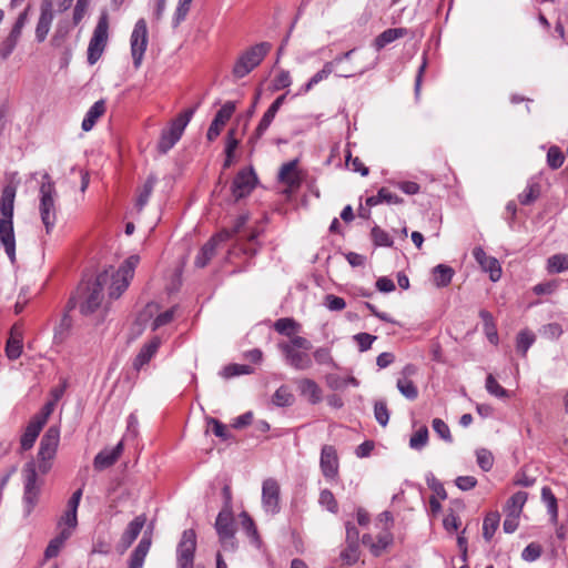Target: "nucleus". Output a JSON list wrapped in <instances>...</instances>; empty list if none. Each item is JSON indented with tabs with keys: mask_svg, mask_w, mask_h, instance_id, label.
<instances>
[{
	"mask_svg": "<svg viewBox=\"0 0 568 568\" xmlns=\"http://www.w3.org/2000/svg\"><path fill=\"white\" fill-rule=\"evenodd\" d=\"M355 55L351 60H345L341 65L336 67L334 72L337 77L352 78L362 75L365 72L373 70L378 64L377 57H368L367 53L359 54L357 61H354Z\"/></svg>",
	"mask_w": 568,
	"mask_h": 568,
	"instance_id": "nucleus-10",
	"label": "nucleus"
},
{
	"mask_svg": "<svg viewBox=\"0 0 568 568\" xmlns=\"http://www.w3.org/2000/svg\"><path fill=\"white\" fill-rule=\"evenodd\" d=\"M253 373V368L250 365L242 364H230L225 366L222 371V375L225 378L239 376V375H248Z\"/></svg>",
	"mask_w": 568,
	"mask_h": 568,
	"instance_id": "nucleus-52",
	"label": "nucleus"
},
{
	"mask_svg": "<svg viewBox=\"0 0 568 568\" xmlns=\"http://www.w3.org/2000/svg\"><path fill=\"white\" fill-rule=\"evenodd\" d=\"M311 342L302 336H293L290 342L278 344V349L283 353L285 362L297 371L310 369L313 361L308 351H311Z\"/></svg>",
	"mask_w": 568,
	"mask_h": 568,
	"instance_id": "nucleus-3",
	"label": "nucleus"
},
{
	"mask_svg": "<svg viewBox=\"0 0 568 568\" xmlns=\"http://www.w3.org/2000/svg\"><path fill=\"white\" fill-rule=\"evenodd\" d=\"M476 458H477L478 466L484 471H489L493 468V466H494V456H493V454L488 449H486V448L477 449L476 450Z\"/></svg>",
	"mask_w": 568,
	"mask_h": 568,
	"instance_id": "nucleus-53",
	"label": "nucleus"
},
{
	"mask_svg": "<svg viewBox=\"0 0 568 568\" xmlns=\"http://www.w3.org/2000/svg\"><path fill=\"white\" fill-rule=\"evenodd\" d=\"M500 521V515L491 511L486 515L483 523V536L486 541H490L495 535Z\"/></svg>",
	"mask_w": 568,
	"mask_h": 568,
	"instance_id": "nucleus-39",
	"label": "nucleus"
},
{
	"mask_svg": "<svg viewBox=\"0 0 568 568\" xmlns=\"http://www.w3.org/2000/svg\"><path fill=\"white\" fill-rule=\"evenodd\" d=\"M149 42L148 27L144 19H139L131 33L130 44L133 65L139 69Z\"/></svg>",
	"mask_w": 568,
	"mask_h": 568,
	"instance_id": "nucleus-11",
	"label": "nucleus"
},
{
	"mask_svg": "<svg viewBox=\"0 0 568 568\" xmlns=\"http://www.w3.org/2000/svg\"><path fill=\"white\" fill-rule=\"evenodd\" d=\"M455 274L453 267L446 264H438L433 268V282L436 287H446L450 284Z\"/></svg>",
	"mask_w": 568,
	"mask_h": 568,
	"instance_id": "nucleus-34",
	"label": "nucleus"
},
{
	"mask_svg": "<svg viewBox=\"0 0 568 568\" xmlns=\"http://www.w3.org/2000/svg\"><path fill=\"white\" fill-rule=\"evenodd\" d=\"M230 239L231 233L229 232V230H223L222 232L212 236L211 240L207 243H205L200 250L197 256L195 257V265L197 267H204L205 265H207V263L212 260V257L215 254L216 246L222 242L229 241Z\"/></svg>",
	"mask_w": 568,
	"mask_h": 568,
	"instance_id": "nucleus-21",
	"label": "nucleus"
},
{
	"mask_svg": "<svg viewBox=\"0 0 568 568\" xmlns=\"http://www.w3.org/2000/svg\"><path fill=\"white\" fill-rule=\"evenodd\" d=\"M195 549V531L193 529L184 530L176 548L178 568H193Z\"/></svg>",
	"mask_w": 568,
	"mask_h": 568,
	"instance_id": "nucleus-13",
	"label": "nucleus"
},
{
	"mask_svg": "<svg viewBox=\"0 0 568 568\" xmlns=\"http://www.w3.org/2000/svg\"><path fill=\"white\" fill-rule=\"evenodd\" d=\"M564 154L557 146H551L547 153V162L551 169H558L564 163Z\"/></svg>",
	"mask_w": 568,
	"mask_h": 568,
	"instance_id": "nucleus-61",
	"label": "nucleus"
},
{
	"mask_svg": "<svg viewBox=\"0 0 568 568\" xmlns=\"http://www.w3.org/2000/svg\"><path fill=\"white\" fill-rule=\"evenodd\" d=\"M404 34H405V30L402 28L387 29V30L383 31L379 36L376 37V39L373 42V45L376 49V51H379L383 48H385L387 44L402 38Z\"/></svg>",
	"mask_w": 568,
	"mask_h": 568,
	"instance_id": "nucleus-35",
	"label": "nucleus"
},
{
	"mask_svg": "<svg viewBox=\"0 0 568 568\" xmlns=\"http://www.w3.org/2000/svg\"><path fill=\"white\" fill-rule=\"evenodd\" d=\"M526 500H527V493L517 491L508 499L506 507H505V513L519 517Z\"/></svg>",
	"mask_w": 568,
	"mask_h": 568,
	"instance_id": "nucleus-40",
	"label": "nucleus"
},
{
	"mask_svg": "<svg viewBox=\"0 0 568 568\" xmlns=\"http://www.w3.org/2000/svg\"><path fill=\"white\" fill-rule=\"evenodd\" d=\"M353 338L356 342L358 349L361 352H366L372 347V344L377 337L368 333H358L354 335Z\"/></svg>",
	"mask_w": 568,
	"mask_h": 568,
	"instance_id": "nucleus-62",
	"label": "nucleus"
},
{
	"mask_svg": "<svg viewBox=\"0 0 568 568\" xmlns=\"http://www.w3.org/2000/svg\"><path fill=\"white\" fill-rule=\"evenodd\" d=\"M105 112V102L103 100L97 101L85 113V116L82 121V130L88 132L90 131L99 118H101Z\"/></svg>",
	"mask_w": 568,
	"mask_h": 568,
	"instance_id": "nucleus-32",
	"label": "nucleus"
},
{
	"mask_svg": "<svg viewBox=\"0 0 568 568\" xmlns=\"http://www.w3.org/2000/svg\"><path fill=\"white\" fill-rule=\"evenodd\" d=\"M47 181H43L40 186V216L45 227V233L50 234L57 222L55 210V189L53 182L50 181L49 175H44Z\"/></svg>",
	"mask_w": 568,
	"mask_h": 568,
	"instance_id": "nucleus-4",
	"label": "nucleus"
},
{
	"mask_svg": "<svg viewBox=\"0 0 568 568\" xmlns=\"http://www.w3.org/2000/svg\"><path fill=\"white\" fill-rule=\"evenodd\" d=\"M72 328V318L68 313L63 314L59 324L54 327L53 344L61 345L70 336Z\"/></svg>",
	"mask_w": 568,
	"mask_h": 568,
	"instance_id": "nucleus-36",
	"label": "nucleus"
},
{
	"mask_svg": "<svg viewBox=\"0 0 568 568\" xmlns=\"http://www.w3.org/2000/svg\"><path fill=\"white\" fill-rule=\"evenodd\" d=\"M272 45L268 42H261L244 51L233 67V75L237 79L244 78L254 70L270 52Z\"/></svg>",
	"mask_w": 568,
	"mask_h": 568,
	"instance_id": "nucleus-5",
	"label": "nucleus"
},
{
	"mask_svg": "<svg viewBox=\"0 0 568 568\" xmlns=\"http://www.w3.org/2000/svg\"><path fill=\"white\" fill-rule=\"evenodd\" d=\"M247 221H248L247 215L244 214V215L239 216L235 221L234 227L229 232L231 233V237L234 234L240 235L239 241L244 242L243 251L245 254L255 255L257 253V247H258L256 240L264 232V229H263V226L257 225V226H254V227L250 229L248 231L244 232V226L247 223Z\"/></svg>",
	"mask_w": 568,
	"mask_h": 568,
	"instance_id": "nucleus-9",
	"label": "nucleus"
},
{
	"mask_svg": "<svg viewBox=\"0 0 568 568\" xmlns=\"http://www.w3.org/2000/svg\"><path fill=\"white\" fill-rule=\"evenodd\" d=\"M263 509L271 515L280 511V485L276 479L267 478L262 485Z\"/></svg>",
	"mask_w": 568,
	"mask_h": 568,
	"instance_id": "nucleus-20",
	"label": "nucleus"
},
{
	"mask_svg": "<svg viewBox=\"0 0 568 568\" xmlns=\"http://www.w3.org/2000/svg\"><path fill=\"white\" fill-rule=\"evenodd\" d=\"M293 402L294 395L286 385L278 387L272 397V403L278 407L291 406Z\"/></svg>",
	"mask_w": 568,
	"mask_h": 568,
	"instance_id": "nucleus-44",
	"label": "nucleus"
},
{
	"mask_svg": "<svg viewBox=\"0 0 568 568\" xmlns=\"http://www.w3.org/2000/svg\"><path fill=\"white\" fill-rule=\"evenodd\" d=\"M541 499L546 504L547 510L550 515L552 524H557L558 520V504L557 498L552 494L551 489L547 486L541 489Z\"/></svg>",
	"mask_w": 568,
	"mask_h": 568,
	"instance_id": "nucleus-42",
	"label": "nucleus"
},
{
	"mask_svg": "<svg viewBox=\"0 0 568 568\" xmlns=\"http://www.w3.org/2000/svg\"><path fill=\"white\" fill-rule=\"evenodd\" d=\"M28 11L27 8L23 12H21L16 20L9 36L0 43V57L6 60L13 52L14 48L18 44V41L21 37L22 29L24 28L28 21Z\"/></svg>",
	"mask_w": 568,
	"mask_h": 568,
	"instance_id": "nucleus-18",
	"label": "nucleus"
},
{
	"mask_svg": "<svg viewBox=\"0 0 568 568\" xmlns=\"http://www.w3.org/2000/svg\"><path fill=\"white\" fill-rule=\"evenodd\" d=\"M122 452H123V444H122V442L118 443L110 450L104 449V450L100 452L94 457V462H93L94 468L98 469V470H102L104 468H108V467L112 466L118 460V458L120 457Z\"/></svg>",
	"mask_w": 568,
	"mask_h": 568,
	"instance_id": "nucleus-27",
	"label": "nucleus"
},
{
	"mask_svg": "<svg viewBox=\"0 0 568 568\" xmlns=\"http://www.w3.org/2000/svg\"><path fill=\"white\" fill-rule=\"evenodd\" d=\"M298 324L290 317H283L274 323V328L277 333L286 335L288 337L295 336V332L298 329Z\"/></svg>",
	"mask_w": 568,
	"mask_h": 568,
	"instance_id": "nucleus-46",
	"label": "nucleus"
},
{
	"mask_svg": "<svg viewBox=\"0 0 568 568\" xmlns=\"http://www.w3.org/2000/svg\"><path fill=\"white\" fill-rule=\"evenodd\" d=\"M297 160L284 163L278 172V181L290 187H297L301 184V176L297 170Z\"/></svg>",
	"mask_w": 568,
	"mask_h": 568,
	"instance_id": "nucleus-26",
	"label": "nucleus"
},
{
	"mask_svg": "<svg viewBox=\"0 0 568 568\" xmlns=\"http://www.w3.org/2000/svg\"><path fill=\"white\" fill-rule=\"evenodd\" d=\"M540 192V184L534 180H530L526 189L518 195V201L523 205H529L539 197Z\"/></svg>",
	"mask_w": 568,
	"mask_h": 568,
	"instance_id": "nucleus-38",
	"label": "nucleus"
},
{
	"mask_svg": "<svg viewBox=\"0 0 568 568\" xmlns=\"http://www.w3.org/2000/svg\"><path fill=\"white\" fill-rule=\"evenodd\" d=\"M356 54L357 49L354 48L336 55L333 60L325 62L323 68L316 72L304 87L300 89L297 94H304L311 91L316 84L327 79L334 72L336 67L341 65L345 60H351Z\"/></svg>",
	"mask_w": 568,
	"mask_h": 568,
	"instance_id": "nucleus-12",
	"label": "nucleus"
},
{
	"mask_svg": "<svg viewBox=\"0 0 568 568\" xmlns=\"http://www.w3.org/2000/svg\"><path fill=\"white\" fill-rule=\"evenodd\" d=\"M235 109H236V105L232 101H227L226 103H224L222 105V108L215 114V116L207 130L206 138L209 141H214L220 135L223 126L231 119Z\"/></svg>",
	"mask_w": 568,
	"mask_h": 568,
	"instance_id": "nucleus-22",
	"label": "nucleus"
},
{
	"mask_svg": "<svg viewBox=\"0 0 568 568\" xmlns=\"http://www.w3.org/2000/svg\"><path fill=\"white\" fill-rule=\"evenodd\" d=\"M109 40V16L103 11L93 30L88 47V62L93 65L101 58Z\"/></svg>",
	"mask_w": 568,
	"mask_h": 568,
	"instance_id": "nucleus-8",
	"label": "nucleus"
},
{
	"mask_svg": "<svg viewBox=\"0 0 568 568\" xmlns=\"http://www.w3.org/2000/svg\"><path fill=\"white\" fill-rule=\"evenodd\" d=\"M536 336L530 331H520L517 335L516 348L523 355L526 356L529 347L535 343Z\"/></svg>",
	"mask_w": 568,
	"mask_h": 568,
	"instance_id": "nucleus-48",
	"label": "nucleus"
},
{
	"mask_svg": "<svg viewBox=\"0 0 568 568\" xmlns=\"http://www.w3.org/2000/svg\"><path fill=\"white\" fill-rule=\"evenodd\" d=\"M393 541V537L389 532H384L378 536V540L375 544H372V552L375 556L382 554L384 549H386Z\"/></svg>",
	"mask_w": 568,
	"mask_h": 568,
	"instance_id": "nucleus-63",
	"label": "nucleus"
},
{
	"mask_svg": "<svg viewBox=\"0 0 568 568\" xmlns=\"http://www.w3.org/2000/svg\"><path fill=\"white\" fill-rule=\"evenodd\" d=\"M568 270V254H555L547 260L549 273H562Z\"/></svg>",
	"mask_w": 568,
	"mask_h": 568,
	"instance_id": "nucleus-45",
	"label": "nucleus"
},
{
	"mask_svg": "<svg viewBox=\"0 0 568 568\" xmlns=\"http://www.w3.org/2000/svg\"><path fill=\"white\" fill-rule=\"evenodd\" d=\"M215 529L224 549H235V528L231 509H222L215 520Z\"/></svg>",
	"mask_w": 568,
	"mask_h": 568,
	"instance_id": "nucleus-15",
	"label": "nucleus"
},
{
	"mask_svg": "<svg viewBox=\"0 0 568 568\" xmlns=\"http://www.w3.org/2000/svg\"><path fill=\"white\" fill-rule=\"evenodd\" d=\"M320 504L327 508L331 513H337L338 505L333 495L328 489H323L320 494Z\"/></svg>",
	"mask_w": 568,
	"mask_h": 568,
	"instance_id": "nucleus-57",
	"label": "nucleus"
},
{
	"mask_svg": "<svg viewBox=\"0 0 568 568\" xmlns=\"http://www.w3.org/2000/svg\"><path fill=\"white\" fill-rule=\"evenodd\" d=\"M16 194L17 186L9 183L2 189L0 196V242L12 264L16 263V237L13 231Z\"/></svg>",
	"mask_w": 568,
	"mask_h": 568,
	"instance_id": "nucleus-2",
	"label": "nucleus"
},
{
	"mask_svg": "<svg viewBox=\"0 0 568 568\" xmlns=\"http://www.w3.org/2000/svg\"><path fill=\"white\" fill-rule=\"evenodd\" d=\"M43 428V418L41 419H33L29 422L27 425L21 439H20V446L22 450H29L32 448V446L36 443V439L38 438L41 429Z\"/></svg>",
	"mask_w": 568,
	"mask_h": 568,
	"instance_id": "nucleus-28",
	"label": "nucleus"
},
{
	"mask_svg": "<svg viewBox=\"0 0 568 568\" xmlns=\"http://www.w3.org/2000/svg\"><path fill=\"white\" fill-rule=\"evenodd\" d=\"M433 429L445 442L452 443L453 438L448 425L440 418L433 419Z\"/></svg>",
	"mask_w": 568,
	"mask_h": 568,
	"instance_id": "nucleus-59",
	"label": "nucleus"
},
{
	"mask_svg": "<svg viewBox=\"0 0 568 568\" xmlns=\"http://www.w3.org/2000/svg\"><path fill=\"white\" fill-rule=\"evenodd\" d=\"M486 389L487 392L498 398H506L509 397V393L507 389H505L503 386L499 385V383L496 381V378L489 374L486 378Z\"/></svg>",
	"mask_w": 568,
	"mask_h": 568,
	"instance_id": "nucleus-51",
	"label": "nucleus"
},
{
	"mask_svg": "<svg viewBox=\"0 0 568 568\" xmlns=\"http://www.w3.org/2000/svg\"><path fill=\"white\" fill-rule=\"evenodd\" d=\"M399 393L409 400H414L418 396V389L416 385L406 377H398L396 383Z\"/></svg>",
	"mask_w": 568,
	"mask_h": 568,
	"instance_id": "nucleus-47",
	"label": "nucleus"
},
{
	"mask_svg": "<svg viewBox=\"0 0 568 568\" xmlns=\"http://www.w3.org/2000/svg\"><path fill=\"white\" fill-rule=\"evenodd\" d=\"M372 237L376 245H379V246H392L393 245V240L389 236V234L378 226L373 227Z\"/></svg>",
	"mask_w": 568,
	"mask_h": 568,
	"instance_id": "nucleus-58",
	"label": "nucleus"
},
{
	"mask_svg": "<svg viewBox=\"0 0 568 568\" xmlns=\"http://www.w3.org/2000/svg\"><path fill=\"white\" fill-rule=\"evenodd\" d=\"M70 537L71 536H69L68 532L59 531L58 535L53 539H51L49 545L47 546L45 551H44V558L51 559L53 557H57L59 555L60 550L62 549V547L64 546L65 541Z\"/></svg>",
	"mask_w": 568,
	"mask_h": 568,
	"instance_id": "nucleus-41",
	"label": "nucleus"
},
{
	"mask_svg": "<svg viewBox=\"0 0 568 568\" xmlns=\"http://www.w3.org/2000/svg\"><path fill=\"white\" fill-rule=\"evenodd\" d=\"M277 111L274 110L272 106H270L266 112L263 114L256 130L255 135L256 138H261L266 130L270 128L271 123L273 122Z\"/></svg>",
	"mask_w": 568,
	"mask_h": 568,
	"instance_id": "nucleus-54",
	"label": "nucleus"
},
{
	"mask_svg": "<svg viewBox=\"0 0 568 568\" xmlns=\"http://www.w3.org/2000/svg\"><path fill=\"white\" fill-rule=\"evenodd\" d=\"M257 183V176L252 168L243 169L234 176L231 193L235 201H239L254 190Z\"/></svg>",
	"mask_w": 568,
	"mask_h": 568,
	"instance_id": "nucleus-16",
	"label": "nucleus"
},
{
	"mask_svg": "<svg viewBox=\"0 0 568 568\" xmlns=\"http://www.w3.org/2000/svg\"><path fill=\"white\" fill-rule=\"evenodd\" d=\"M297 385L301 395L306 397L310 403L317 404L322 400V390L313 379L303 378L298 381Z\"/></svg>",
	"mask_w": 568,
	"mask_h": 568,
	"instance_id": "nucleus-30",
	"label": "nucleus"
},
{
	"mask_svg": "<svg viewBox=\"0 0 568 568\" xmlns=\"http://www.w3.org/2000/svg\"><path fill=\"white\" fill-rule=\"evenodd\" d=\"M292 83V78L288 71L281 70L273 80V89L282 90L288 88Z\"/></svg>",
	"mask_w": 568,
	"mask_h": 568,
	"instance_id": "nucleus-64",
	"label": "nucleus"
},
{
	"mask_svg": "<svg viewBox=\"0 0 568 568\" xmlns=\"http://www.w3.org/2000/svg\"><path fill=\"white\" fill-rule=\"evenodd\" d=\"M341 560L346 566H352L356 564L359 559V544H349L346 542V547L342 550Z\"/></svg>",
	"mask_w": 568,
	"mask_h": 568,
	"instance_id": "nucleus-49",
	"label": "nucleus"
},
{
	"mask_svg": "<svg viewBox=\"0 0 568 568\" xmlns=\"http://www.w3.org/2000/svg\"><path fill=\"white\" fill-rule=\"evenodd\" d=\"M320 468L324 478L334 481L339 474V458L333 445H324L321 449Z\"/></svg>",
	"mask_w": 568,
	"mask_h": 568,
	"instance_id": "nucleus-17",
	"label": "nucleus"
},
{
	"mask_svg": "<svg viewBox=\"0 0 568 568\" xmlns=\"http://www.w3.org/2000/svg\"><path fill=\"white\" fill-rule=\"evenodd\" d=\"M176 306L166 310L165 312L159 314L152 322L151 328L152 331H156L160 327L170 324L174 320Z\"/></svg>",
	"mask_w": 568,
	"mask_h": 568,
	"instance_id": "nucleus-55",
	"label": "nucleus"
},
{
	"mask_svg": "<svg viewBox=\"0 0 568 568\" xmlns=\"http://www.w3.org/2000/svg\"><path fill=\"white\" fill-rule=\"evenodd\" d=\"M162 341L159 336L152 337L145 343L133 361V368L140 371L156 354Z\"/></svg>",
	"mask_w": 568,
	"mask_h": 568,
	"instance_id": "nucleus-24",
	"label": "nucleus"
},
{
	"mask_svg": "<svg viewBox=\"0 0 568 568\" xmlns=\"http://www.w3.org/2000/svg\"><path fill=\"white\" fill-rule=\"evenodd\" d=\"M151 547V539L143 537L130 556L129 568H142Z\"/></svg>",
	"mask_w": 568,
	"mask_h": 568,
	"instance_id": "nucleus-31",
	"label": "nucleus"
},
{
	"mask_svg": "<svg viewBox=\"0 0 568 568\" xmlns=\"http://www.w3.org/2000/svg\"><path fill=\"white\" fill-rule=\"evenodd\" d=\"M53 21V12L51 2H44L41 6V13L39 17V21L36 28V38L39 42L44 41L47 38L51 23Z\"/></svg>",
	"mask_w": 568,
	"mask_h": 568,
	"instance_id": "nucleus-25",
	"label": "nucleus"
},
{
	"mask_svg": "<svg viewBox=\"0 0 568 568\" xmlns=\"http://www.w3.org/2000/svg\"><path fill=\"white\" fill-rule=\"evenodd\" d=\"M473 255L480 267L489 274L493 282H497L500 278L501 267L497 258L488 256L480 246L474 248Z\"/></svg>",
	"mask_w": 568,
	"mask_h": 568,
	"instance_id": "nucleus-23",
	"label": "nucleus"
},
{
	"mask_svg": "<svg viewBox=\"0 0 568 568\" xmlns=\"http://www.w3.org/2000/svg\"><path fill=\"white\" fill-rule=\"evenodd\" d=\"M374 416L381 426L385 427L388 424L389 413L384 400H378L375 403Z\"/></svg>",
	"mask_w": 568,
	"mask_h": 568,
	"instance_id": "nucleus-56",
	"label": "nucleus"
},
{
	"mask_svg": "<svg viewBox=\"0 0 568 568\" xmlns=\"http://www.w3.org/2000/svg\"><path fill=\"white\" fill-rule=\"evenodd\" d=\"M24 494L23 499L28 506V513L32 510L38 501L40 488L37 485V470L33 462L28 463L23 469Z\"/></svg>",
	"mask_w": 568,
	"mask_h": 568,
	"instance_id": "nucleus-19",
	"label": "nucleus"
},
{
	"mask_svg": "<svg viewBox=\"0 0 568 568\" xmlns=\"http://www.w3.org/2000/svg\"><path fill=\"white\" fill-rule=\"evenodd\" d=\"M60 440V429L50 426L41 438L38 452V468L40 473L47 474L53 464Z\"/></svg>",
	"mask_w": 568,
	"mask_h": 568,
	"instance_id": "nucleus-6",
	"label": "nucleus"
},
{
	"mask_svg": "<svg viewBox=\"0 0 568 568\" xmlns=\"http://www.w3.org/2000/svg\"><path fill=\"white\" fill-rule=\"evenodd\" d=\"M82 497V488L75 490L67 504V509L58 520V530L72 536L78 526V507Z\"/></svg>",
	"mask_w": 568,
	"mask_h": 568,
	"instance_id": "nucleus-14",
	"label": "nucleus"
},
{
	"mask_svg": "<svg viewBox=\"0 0 568 568\" xmlns=\"http://www.w3.org/2000/svg\"><path fill=\"white\" fill-rule=\"evenodd\" d=\"M428 430L426 427L419 428L409 439V446L414 449H420L427 444Z\"/></svg>",
	"mask_w": 568,
	"mask_h": 568,
	"instance_id": "nucleus-60",
	"label": "nucleus"
},
{
	"mask_svg": "<svg viewBox=\"0 0 568 568\" xmlns=\"http://www.w3.org/2000/svg\"><path fill=\"white\" fill-rule=\"evenodd\" d=\"M192 1L193 0H179L172 18L173 27H178L186 19V16L191 9Z\"/></svg>",
	"mask_w": 568,
	"mask_h": 568,
	"instance_id": "nucleus-50",
	"label": "nucleus"
},
{
	"mask_svg": "<svg viewBox=\"0 0 568 568\" xmlns=\"http://www.w3.org/2000/svg\"><path fill=\"white\" fill-rule=\"evenodd\" d=\"M155 181H156L155 178L150 175L146 179V181L144 182L142 189L139 191V194L136 197V203H135V206L138 207L139 211H142V209L148 203V201L153 192Z\"/></svg>",
	"mask_w": 568,
	"mask_h": 568,
	"instance_id": "nucleus-43",
	"label": "nucleus"
},
{
	"mask_svg": "<svg viewBox=\"0 0 568 568\" xmlns=\"http://www.w3.org/2000/svg\"><path fill=\"white\" fill-rule=\"evenodd\" d=\"M402 199L390 192L388 189L386 187H382L376 195H373V196H369L367 200H366V204L368 206H375V205H378L381 203H387V204H399L402 203Z\"/></svg>",
	"mask_w": 568,
	"mask_h": 568,
	"instance_id": "nucleus-37",
	"label": "nucleus"
},
{
	"mask_svg": "<svg viewBox=\"0 0 568 568\" xmlns=\"http://www.w3.org/2000/svg\"><path fill=\"white\" fill-rule=\"evenodd\" d=\"M144 524V516H138L128 525L126 529L124 530L121 537V542L124 545L125 548L131 546V544L138 538Z\"/></svg>",
	"mask_w": 568,
	"mask_h": 568,
	"instance_id": "nucleus-33",
	"label": "nucleus"
},
{
	"mask_svg": "<svg viewBox=\"0 0 568 568\" xmlns=\"http://www.w3.org/2000/svg\"><path fill=\"white\" fill-rule=\"evenodd\" d=\"M4 352L7 357L11 361L19 358L22 353V335L16 326L10 331Z\"/></svg>",
	"mask_w": 568,
	"mask_h": 568,
	"instance_id": "nucleus-29",
	"label": "nucleus"
},
{
	"mask_svg": "<svg viewBox=\"0 0 568 568\" xmlns=\"http://www.w3.org/2000/svg\"><path fill=\"white\" fill-rule=\"evenodd\" d=\"M139 262L138 255H131L119 268L110 266L99 273L95 281L80 293V312L83 315L94 313L103 303L104 291L110 301L119 298L129 287Z\"/></svg>",
	"mask_w": 568,
	"mask_h": 568,
	"instance_id": "nucleus-1",
	"label": "nucleus"
},
{
	"mask_svg": "<svg viewBox=\"0 0 568 568\" xmlns=\"http://www.w3.org/2000/svg\"><path fill=\"white\" fill-rule=\"evenodd\" d=\"M194 112L195 108L185 110L171 122L169 128L162 131L158 143V149L161 153H166L181 139L183 131L192 119Z\"/></svg>",
	"mask_w": 568,
	"mask_h": 568,
	"instance_id": "nucleus-7",
	"label": "nucleus"
}]
</instances>
